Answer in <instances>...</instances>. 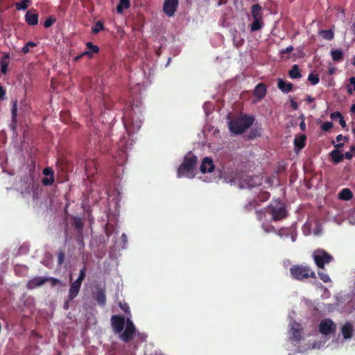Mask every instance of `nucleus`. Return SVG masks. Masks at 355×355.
Instances as JSON below:
<instances>
[{"instance_id":"1","label":"nucleus","mask_w":355,"mask_h":355,"mask_svg":"<svg viewBox=\"0 0 355 355\" xmlns=\"http://www.w3.org/2000/svg\"><path fill=\"white\" fill-rule=\"evenodd\" d=\"M254 120V116L242 114L230 120V131L234 135H241L253 124Z\"/></svg>"},{"instance_id":"2","label":"nucleus","mask_w":355,"mask_h":355,"mask_svg":"<svg viewBox=\"0 0 355 355\" xmlns=\"http://www.w3.org/2000/svg\"><path fill=\"white\" fill-rule=\"evenodd\" d=\"M291 277L297 281H303L309 278H316L315 272L309 265L295 264L290 268Z\"/></svg>"},{"instance_id":"3","label":"nucleus","mask_w":355,"mask_h":355,"mask_svg":"<svg viewBox=\"0 0 355 355\" xmlns=\"http://www.w3.org/2000/svg\"><path fill=\"white\" fill-rule=\"evenodd\" d=\"M119 338L121 340L125 343H129L133 338H137L139 342H144L146 340V335L143 333L136 332V328L132 321L128 318L126 320V325L124 331L120 333Z\"/></svg>"},{"instance_id":"4","label":"nucleus","mask_w":355,"mask_h":355,"mask_svg":"<svg viewBox=\"0 0 355 355\" xmlns=\"http://www.w3.org/2000/svg\"><path fill=\"white\" fill-rule=\"evenodd\" d=\"M268 212L274 221L281 220L288 216L286 204L281 200H272L268 207Z\"/></svg>"},{"instance_id":"5","label":"nucleus","mask_w":355,"mask_h":355,"mask_svg":"<svg viewBox=\"0 0 355 355\" xmlns=\"http://www.w3.org/2000/svg\"><path fill=\"white\" fill-rule=\"evenodd\" d=\"M198 162V157L191 153H189L184 157L182 164L179 166L177 171L178 178L192 174Z\"/></svg>"},{"instance_id":"6","label":"nucleus","mask_w":355,"mask_h":355,"mask_svg":"<svg viewBox=\"0 0 355 355\" xmlns=\"http://www.w3.org/2000/svg\"><path fill=\"white\" fill-rule=\"evenodd\" d=\"M125 117H130V121H125L124 125L129 135L133 134L140 130L142 125V120L140 119L138 113L134 109L130 116L125 114Z\"/></svg>"},{"instance_id":"7","label":"nucleus","mask_w":355,"mask_h":355,"mask_svg":"<svg viewBox=\"0 0 355 355\" xmlns=\"http://www.w3.org/2000/svg\"><path fill=\"white\" fill-rule=\"evenodd\" d=\"M312 257L315 265L322 269L324 268L325 264H328L334 260L331 254L324 250L320 248L313 252Z\"/></svg>"},{"instance_id":"8","label":"nucleus","mask_w":355,"mask_h":355,"mask_svg":"<svg viewBox=\"0 0 355 355\" xmlns=\"http://www.w3.org/2000/svg\"><path fill=\"white\" fill-rule=\"evenodd\" d=\"M262 179L259 176L243 175L240 178V187L252 189L261 185Z\"/></svg>"},{"instance_id":"9","label":"nucleus","mask_w":355,"mask_h":355,"mask_svg":"<svg viewBox=\"0 0 355 355\" xmlns=\"http://www.w3.org/2000/svg\"><path fill=\"white\" fill-rule=\"evenodd\" d=\"M336 325L331 319L326 318L319 324V331L324 335L328 336L336 332Z\"/></svg>"},{"instance_id":"10","label":"nucleus","mask_w":355,"mask_h":355,"mask_svg":"<svg viewBox=\"0 0 355 355\" xmlns=\"http://www.w3.org/2000/svg\"><path fill=\"white\" fill-rule=\"evenodd\" d=\"M112 326L115 333L119 334L124 329L126 321L124 317L120 315H112L111 318Z\"/></svg>"},{"instance_id":"11","label":"nucleus","mask_w":355,"mask_h":355,"mask_svg":"<svg viewBox=\"0 0 355 355\" xmlns=\"http://www.w3.org/2000/svg\"><path fill=\"white\" fill-rule=\"evenodd\" d=\"M178 6V0H165L163 10L168 17L174 15Z\"/></svg>"},{"instance_id":"12","label":"nucleus","mask_w":355,"mask_h":355,"mask_svg":"<svg viewBox=\"0 0 355 355\" xmlns=\"http://www.w3.org/2000/svg\"><path fill=\"white\" fill-rule=\"evenodd\" d=\"M43 174L45 175L42 179V183L44 186H51L55 182L54 171L51 167H46L43 169Z\"/></svg>"},{"instance_id":"13","label":"nucleus","mask_w":355,"mask_h":355,"mask_svg":"<svg viewBox=\"0 0 355 355\" xmlns=\"http://www.w3.org/2000/svg\"><path fill=\"white\" fill-rule=\"evenodd\" d=\"M214 168L215 166L211 158L206 157L202 159L200 168L202 173H211L214 171Z\"/></svg>"},{"instance_id":"14","label":"nucleus","mask_w":355,"mask_h":355,"mask_svg":"<svg viewBox=\"0 0 355 355\" xmlns=\"http://www.w3.org/2000/svg\"><path fill=\"white\" fill-rule=\"evenodd\" d=\"M48 282V277H37L28 281L27 288L34 289Z\"/></svg>"},{"instance_id":"15","label":"nucleus","mask_w":355,"mask_h":355,"mask_svg":"<svg viewBox=\"0 0 355 355\" xmlns=\"http://www.w3.org/2000/svg\"><path fill=\"white\" fill-rule=\"evenodd\" d=\"M81 285V284L76 281H74L71 284L68 294L69 300L71 301L77 297L79 293Z\"/></svg>"},{"instance_id":"16","label":"nucleus","mask_w":355,"mask_h":355,"mask_svg":"<svg viewBox=\"0 0 355 355\" xmlns=\"http://www.w3.org/2000/svg\"><path fill=\"white\" fill-rule=\"evenodd\" d=\"M25 21L29 26H35L38 24L39 15L37 12L28 10L25 15Z\"/></svg>"},{"instance_id":"17","label":"nucleus","mask_w":355,"mask_h":355,"mask_svg":"<svg viewBox=\"0 0 355 355\" xmlns=\"http://www.w3.org/2000/svg\"><path fill=\"white\" fill-rule=\"evenodd\" d=\"M302 328L301 324L295 323L291 329V338L294 341H299L302 339L300 335Z\"/></svg>"},{"instance_id":"18","label":"nucleus","mask_w":355,"mask_h":355,"mask_svg":"<svg viewBox=\"0 0 355 355\" xmlns=\"http://www.w3.org/2000/svg\"><path fill=\"white\" fill-rule=\"evenodd\" d=\"M277 87L284 94H288L291 92L293 88L292 83H286L281 78L277 80Z\"/></svg>"},{"instance_id":"19","label":"nucleus","mask_w":355,"mask_h":355,"mask_svg":"<svg viewBox=\"0 0 355 355\" xmlns=\"http://www.w3.org/2000/svg\"><path fill=\"white\" fill-rule=\"evenodd\" d=\"M87 51H85L83 53V55H87V56L89 58H93L94 53H98L99 52V47L96 45L93 44L91 42H87L86 43Z\"/></svg>"},{"instance_id":"20","label":"nucleus","mask_w":355,"mask_h":355,"mask_svg":"<svg viewBox=\"0 0 355 355\" xmlns=\"http://www.w3.org/2000/svg\"><path fill=\"white\" fill-rule=\"evenodd\" d=\"M353 326L349 322H346L341 329L343 336L345 339H349L353 335Z\"/></svg>"},{"instance_id":"21","label":"nucleus","mask_w":355,"mask_h":355,"mask_svg":"<svg viewBox=\"0 0 355 355\" xmlns=\"http://www.w3.org/2000/svg\"><path fill=\"white\" fill-rule=\"evenodd\" d=\"M266 86L263 83H259L254 88V95L259 99L263 98L266 94Z\"/></svg>"},{"instance_id":"22","label":"nucleus","mask_w":355,"mask_h":355,"mask_svg":"<svg viewBox=\"0 0 355 355\" xmlns=\"http://www.w3.org/2000/svg\"><path fill=\"white\" fill-rule=\"evenodd\" d=\"M95 299L98 304L104 306L106 304L105 290L104 288H98L96 293Z\"/></svg>"},{"instance_id":"23","label":"nucleus","mask_w":355,"mask_h":355,"mask_svg":"<svg viewBox=\"0 0 355 355\" xmlns=\"http://www.w3.org/2000/svg\"><path fill=\"white\" fill-rule=\"evenodd\" d=\"M71 218L73 220L72 225L78 231L79 234L82 236L84 225L82 218L74 216H71Z\"/></svg>"},{"instance_id":"24","label":"nucleus","mask_w":355,"mask_h":355,"mask_svg":"<svg viewBox=\"0 0 355 355\" xmlns=\"http://www.w3.org/2000/svg\"><path fill=\"white\" fill-rule=\"evenodd\" d=\"M251 13L253 19H263V14L261 13V7L259 4H254L251 7Z\"/></svg>"},{"instance_id":"25","label":"nucleus","mask_w":355,"mask_h":355,"mask_svg":"<svg viewBox=\"0 0 355 355\" xmlns=\"http://www.w3.org/2000/svg\"><path fill=\"white\" fill-rule=\"evenodd\" d=\"M353 198L352 191L348 188L343 189L338 193V198L342 200H349Z\"/></svg>"},{"instance_id":"26","label":"nucleus","mask_w":355,"mask_h":355,"mask_svg":"<svg viewBox=\"0 0 355 355\" xmlns=\"http://www.w3.org/2000/svg\"><path fill=\"white\" fill-rule=\"evenodd\" d=\"M329 155L333 162L335 164L340 163L344 158L343 154H342L339 150H333Z\"/></svg>"},{"instance_id":"27","label":"nucleus","mask_w":355,"mask_h":355,"mask_svg":"<svg viewBox=\"0 0 355 355\" xmlns=\"http://www.w3.org/2000/svg\"><path fill=\"white\" fill-rule=\"evenodd\" d=\"M17 101L13 102L12 110H11V114H12V122L10 124V127L12 130H15L17 125Z\"/></svg>"},{"instance_id":"28","label":"nucleus","mask_w":355,"mask_h":355,"mask_svg":"<svg viewBox=\"0 0 355 355\" xmlns=\"http://www.w3.org/2000/svg\"><path fill=\"white\" fill-rule=\"evenodd\" d=\"M10 55L8 53L4 54L0 62L1 71L2 73L6 74L8 72L9 65Z\"/></svg>"},{"instance_id":"29","label":"nucleus","mask_w":355,"mask_h":355,"mask_svg":"<svg viewBox=\"0 0 355 355\" xmlns=\"http://www.w3.org/2000/svg\"><path fill=\"white\" fill-rule=\"evenodd\" d=\"M85 170L88 175L94 174L97 171L96 163L94 160L86 161Z\"/></svg>"},{"instance_id":"30","label":"nucleus","mask_w":355,"mask_h":355,"mask_svg":"<svg viewBox=\"0 0 355 355\" xmlns=\"http://www.w3.org/2000/svg\"><path fill=\"white\" fill-rule=\"evenodd\" d=\"M332 60L335 62H340L343 60L344 54L341 49H335L331 51Z\"/></svg>"},{"instance_id":"31","label":"nucleus","mask_w":355,"mask_h":355,"mask_svg":"<svg viewBox=\"0 0 355 355\" xmlns=\"http://www.w3.org/2000/svg\"><path fill=\"white\" fill-rule=\"evenodd\" d=\"M263 26V19H254L252 23L250 25V31L252 32H255L257 31L261 30Z\"/></svg>"},{"instance_id":"32","label":"nucleus","mask_w":355,"mask_h":355,"mask_svg":"<svg viewBox=\"0 0 355 355\" xmlns=\"http://www.w3.org/2000/svg\"><path fill=\"white\" fill-rule=\"evenodd\" d=\"M130 6V0H120L116 6V11L118 13L121 14L123 12L124 9H128Z\"/></svg>"},{"instance_id":"33","label":"nucleus","mask_w":355,"mask_h":355,"mask_svg":"<svg viewBox=\"0 0 355 355\" xmlns=\"http://www.w3.org/2000/svg\"><path fill=\"white\" fill-rule=\"evenodd\" d=\"M319 35H320L323 39L327 40H331L334 37V33L333 30H320L318 32Z\"/></svg>"},{"instance_id":"34","label":"nucleus","mask_w":355,"mask_h":355,"mask_svg":"<svg viewBox=\"0 0 355 355\" xmlns=\"http://www.w3.org/2000/svg\"><path fill=\"white\" fill-rule=\"evenodd\" d=\"M288 75H289L290 78H291L293 79H297V78H301L302 75H301V72H300L298 65L294 64L292 67V69L289 71Z\"/></svg>"},{"instance_id":"35","label":"nucleus","mask_w":355,"mask_h":355,"mask_svg":"<svg viewBox=\"0 0 355 355\" xmlns=\"http://www.w3.org/2000/svg\"><path fill=\"white\" fill-rule=\"evenodd\" d=\"M306 137L304 135H300L299 137L295 138L294 141L295 146L299 148H303L305 146Z\"/></svg>"},{"instance_id":"36","label":"nucleus","mask_w":355,"mask_h":355,"mask_svg":"<svg viewBox=\"0 0 355 355\" xmlns=\"http://www.w3.org/2000/svg\"><path fill=\"white\" fill-rule=\"evenodd\" d=\"M31 0H21V2L15 3V6L17 10H24L28 7Z\"/></svg>"},{"instance_id":"37","label":"nucleus","mask_w":355,"mask_h":355,"mask_svg":"<svg viewBox=\"0 0 355 355\" xmlns=\"http://www.w3.org/2000/svg\"><path fill=\"white\" fill-rule=\"evenodd\" d=\"M105 29L104 24L102 21H98L95 23L94 26L92 28V33L93 34H97L100 31Z\"/></svg>"},{"instance_id":"38","label":"nucleus","mask_w":355,"mask_h":355,"mask_svg":"<svg viewBox=\"0 0 355 355\" xmlns=\"http://www.w3.org/2000/svg\"><path fill=\"white\" fill-rule=\"evenodd\" d=\"M37 46V44L33 42H28L21 49V52L26 54L30 51V48H33Z\"/></svg>"},{"instance_id":"39","label":"nucleus","mask_w":355,"mask_h":355,"mask_svg":"<svg viewBox=\"0 0 355 355\" xmlns=\"http://www.w3.org/2000/svg\"><path fill=\"white\" fill-rule=\"evenodd\" d=\"M259 205V203L257 202V200H253L250 201L247 205H245L244 209L245 211H250L253 209H255L257 206Z\"/></svg>"},{"instance_id":"40","label":"nucleus","mask_w":355,"mask_h":355,"mask_svg":"<svg viewBox=\"0 0 355 355\" xmlns=\"http://www.w3.org/2000/svg\"><path fill=\"white\" fill-rule=\"evenodd\" d=\"M308 80L313 85H315L320 81L319 76L318 74H313V73L309 75Z\"/></svg>"},{"instance_id":"41","label":"nucleus","mask_w":355,"mask_h":355,"mask_svg":"<svg viewBox=\"0 0 355 355\" xmlns=\"http://www.w3.org/2000/svg\"><path fill=\"white\" fill-rule=\"evenodd\" d=\"M318 276L320 279L324 282V283H329L331 282L329 275L324 272L319 271L318 272Z\"/></svg>"},{"instance_id":"42","label":"nucleus","mask_w":355,"mask_h":355,"mask_svg":"<svg viewBox=\"0 0 355 355\" xmlns=\"http://www.w3.org/2000/svg\"><path fill=\"white\" fill-rule=\"evenodd\" d=\"M55 21H56V19L53 16H49L45 20V21L44 23V26L46 28H49L55 22Z\"/></svg>"},{"instance_id":"43","label":"nucleus","mask_w":355,"mask_h":355,"mask_svg":"<svg viewBox=\"0 0 355 355\" xmlns=\"http://www.w3.org/2000/svg\"><path fill=\"white\" fill-rule=\"evenodd\" d=\"M85 276H86V268H85V267H83L80 270L78 277V279L76 281L82 284L83 281L85 278Z\"/></svg>"},{"instance_id":"44","label":"nucleus","mask_w":355,"mask_h":355,"mask_svg":"<svg viewBox=\"0 0 355 355\" xmlns=\"http://www.w3.org/2000/svg\"><path fill=\"white\" fill-rule=\"evenodd\" d=\"M333 128V123L330 121L324 122L320 127L321 130L324 132H328Z\"/></svg>"},{"instance_id":"45","label":"nucleus","mask_w":355,"mask_h":355,"mask_svg":"<svg viewBox=\"0 0 355 355\" xmlns=\"http://www.w3.org/2000/svg\"><path fill=\"white\" fill-rule=\"evenodd\" d=\"M65 257V253L63 250H60L58 254V265H62L64 262Z\"/></svg>"},{"instance_id":"46","label":"nucleus","mask_w":355,"mask_h":355,"mask_svg":"<svg viewBox=\"0 0 355 355\" xmlns=\"http://www.w3.org/2000/svg\"><path fill=\"white\" fill-rule=\"evenodd\" d=\"M269 198L270 193L268 191H263L259 196V200L261 202L268 200Z\"/></svg>"},{"instance_id":"47","label":"nucleus","mask_w":355,"mask_h":355,"mask_svg":"<svg viewBox=\"0 0 355 355\" xmlns=\"http://www.w3.org/2000/svg\"><path fill=\"white\" fill-rule=\"evenodd\" d=\"M261 135L259 130H252L249 135H248V139H252L254 138H256L257 137H259Z\"/></svg>"},{"instance_id":"48","label":"nucleus","mask_w":355,"mask_h":355,"mask_svg":"<svg viewBox=\"0 0 355 355\" xmlns=\"http://www.w3.org/2000/svg\"><path fill=\"white\" fill-rule=\"evenodd\" d=\"M349 83L353 85V89L349 87L347 92L348 94H352L353 91L355 92V77L353 76L349 78Z\"/></svg>"},{"instance_id":"49","label":"nucleus","mask_w":355,"mask_h":355,"mask_svg":"<svg viewBox=\"0 0 355 355\" xmlns=\"http://www.w3.org/2000/svg\"><path fill=\"white\" fill-rule=\"evenodd\" d=\"M341 117H343V115L341 114V113L338 111H336V112H332L331 114H330V118L332 119V120H336V119H340Z\"/></svg>"},{"instance_id":"50","label":"nucleus","mask_w":355,"mask_h":355,"mask_svg":"<svg viewBox=\"0 0 355 355\" xmlns=\"http://www.w3.org/2000/svg\"><path fill=\"white\" fill-rule=\"evenodd\" d=\"M120 308L125 313H130V308L129 306L127 304H122V303H119Z\"/></svg>"},{"instance_id":"51","label":"nucleus","mask_w":355,"mask_h":355,"mask_svg":"<svg viewBox=\"0 0 355 355\" xmlns=\"http://www.w3.org/2000/svg\"><path fill=\"white\" fill-rule=\"evenodd\" d=\"M48 282H50L52 286H56L60 283V280L55 277H48Z\"/></svg>"},{"instance_id":"52","label":"nucleus","mask_w":355,"mask_h":355,"mask_svg":"<svg viewBox=\"0 0 355 355\" xmlns=\"http://www.w3.org/2000/svg\"><path fill=\"white\" fill-rule=\"evenodd\" d=\"M293 46H288L286 49H282L280 53H281V54L288 53H291V51H293Z\"/></svg>"},{"instance_id":"53","label":"nucleus","mask_w":355,"mask_h":355,"mask_svg":"<svg viewBox=\"0 0 355 355\" xmlns=\"http://www.w3.org/2000/svg\"><path fill=\"white\" fill-rule=\"evenodd\" d=\"M6 95V89L3 86L0 85V101L3 98V96Z\"/></svg>"},{"instance_id":"54","label":"nucleus","mask_w":355,"mask_h":355,"mask_svg":"<svg viewBox=\"0 0 355 355\" xmlns=\"http://www.w3.org/2000/svg\"><path fill=\"white\" fill-rule=\"evenodd\" d=\"M291 106L294 110H297L298 109V104L293 99L291 100Z\"/></svg>"},{"instance_id":"55","label":"nucleus","mask_w":355,"mask_h":355,"mask_svg":"<svg viewBox=\"0 0 355 355\" xmlns=\"http://www.w3.org/2000/svg\"><path fill=\"white\" fill-rule=\"evenodd\" d=\"M257 217L259 220H261L262 219V217L265 215V213L262 211H256Z\"/></svg>"},{"instance_id":"56","label":"nucleus","mask_w":355,"mask_h":355,"mask_svg":"<svg viewBox=\"0 0 355 355\" xmlns=\"http://www.w3.org/2000/svg\"><path fill=\"white\" fill-rule=\"evenodd\" d=\"M343 139H344L345 141H347L348 140V137H343L342 135H338L336 136V141L338 142L340 141Z\"/></svg>"},{"instance_id":"57","label":"nucleus","mask_w":355,"mask_h":355,"mask_svg":"<svg viewBox=\"0 0 355 355\" xmlns=\"http://www.w3.org/2000/svg\"><path fill=\"white\" fill-rule=\"evenodd\" d=\"M344 157L347 159H352L353 155L351 152H346L344 155Z\"/></svg>"},{"instance_id":"58","label":"nucleus","mask_w":355,"mask_h":355,"mask_svg":"<svg viewBox=\"0 0 355 355\" xmlns=\"http://www.w3.org/2000/svg\"><path fill=\"white\" fill-rule=\"evenodd\" d=\"M333 144L334 148H336L335 150H339L340 148H342L344 146L343 143L334 144V142H333Z\"/></svg>"},{"instance_id":"59","label":"nucleus","mask_w":355,"mask_h":355,"mask_svg":"<svg viewBox=\"0 0 355 355\" xmlns=\"http://www.w3.org/2000/svg\"><path fill=\"white\" fill-rule=\"evenodd\" d=\"M339 123H340V125H341V127H342V128H345V127H346V125H346V122H345V119H344V117H343H343H341V118L339 119Z\"/></svg>"},{"instance_id":"60","label":"nucleus","mask_w":355,"mask_h":355,"mask_svg":"<svg viewBox=\"0 0 355 355\" xmlns=\"http://www.w3.org/2000/svg\"><path fill=\"white\" fill-rule=\"evenodd\" d=\"M86 55H83V53L74 58L75 62H78L83 56H85Z\"/></svg>"},{"instance_id":"61","label":"nucleus","mask_w":355,"mask_h":355,"mask_svg":"<svg viewBox=\"0 0 355 355\" xmlns=\"http://www.w3.org/2000/svg\"><path fill=\"white\" fill-rule=\"evenodd\" d=\"M121 239L123 242L124 244H125L128 241V238H127V236L125 233L122 234L121 235Z\"/></svg>"},{"instance_id":"62","label":"nucleus","mask_w":355,"mask_h":355,"mask_svg":"<svg viewBox=\"0 0 355 355\" xmlns=\"http://www.w3.org/2000/svg\"><path fill=\"white\" fill-rule=\"evenodd\" d=\"M300 129L304 131L306 128V124L304 123V121H302L300 123Z\"/></svg>"},{"instance_id":"63","label":"nucleus","mask_w":355,"mask_h":355,"mask_svg":"<svg viewBox=\"0 0 355 355\" xmlns=\"http://www.w3.org/2000/svg\"><path fill=\"white\" fill-rule=\"evenodd\" d=\"M314 101V98L313 97H311V96H307L306 97V101L309 103L313 102Z\"/></svg>"},{"instance_id":"64","label":"nucleus","mask_w":355,"mask_h":355,"mask_svg":"<svg viewBox=\"0 0 355 355\" xmlns=\"http://www.w3.org/2000/svg\"><path fill=\"white\" fill-rule=\"evenodd\" d=\"M350 150H351V153H352L353 152H355V146H352L350 147Z\"/></svg>"}]
</instances>
